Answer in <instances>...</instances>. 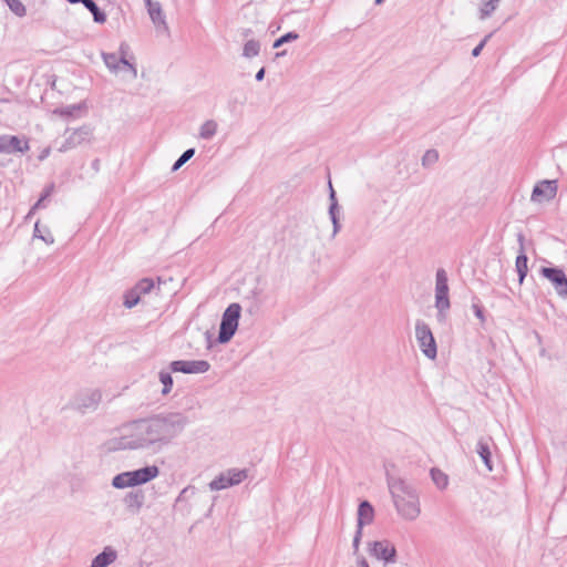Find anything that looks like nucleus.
I'll return each instance as SVG.
<instances>
[{"instance_id": "nucleus-1", "label": "nucleus", "mask_w": 567, "mask_h": 567, "mask_svg": "<svg viewBox=\"0 0 567 567\" xmlns=\"http://www.w3.org/2000/svg\"><path fill=\"white\" fill-rule=\"evenodd\" d=\"M391 492L398 511L403 517L414 519L420 514L419 498L403 482H395Z\"/></svg>"}, {"instance_id": "nucleus-2", "label": "nucleus", "mask_w": 567, "mask_h": 567, "mask_svg": "<svg viewBox=\"0 0 567 567\" xmlns=\"http://www.w3.org/2000/svg\"><path fill=\"white\" fill-rule=\"evenodd\" d=\"M240 310L241 308L238 303H231L225 310L218 337L220 342L229 341L236 332L240 317Z\"/></svg>"}, {"instance_id": "nucleus-3", "label": "nucleus", "mask_w": 567, "mask_h": 567, "mask_svg": "<svg viewBox=\"0 0 567 567\" xmlns=\"http://www.w3.org/2000/svg\"><path fill=\"white\" fill-rule=\"evenodd\" d=\"M246 478L247 472L245 470H229L213 480L209 486L214 491L225 489L241 483Z\"/></svg>"}, {"instance_id": "nucleus-4", "label": "nucleus", "mask_w": 567, "mask_h": 567, "mask_svg": "<svg viewBox=\"0 0 567 567\" xmlns=\"http://www.w3.org/2000/svg\"><path fill=\"white\" fill-rule=\"evenodd\" d=\"M416 339L419 344L423 351V353L430 358L434 359L436 355V344L433 338V334L427 326L417 324L416 326Z\"/></svg>"}, {"instance_id": "nucleus-5", "label": "nucleus", "mask_w": 567, "mask_h": 567, "mask_svg": "<svg viewBox=\"0 0 567 567\" xmlns=\"http://www.w3.org/2000/svg\"><path fill=\"white\" fill-rule=\"evenodd\" d=\"M557 194L556 181H543L538 183L532 193V200L536 203H544L553 199Z\"/></svg>"}, {"instance_id": "nucleus-6", "label": "nucleus", "mask_w": 567, "mask_h": 567, "mask_svg": "<svg viewBox=\"0 0 567 567\" xmlns=\"http://www.w3.org/2000/svg\"><path fill=\"white\" fill-rule=\"evenodd\" d=\"M209 363L205 360H195V361H174L171 364V368L174 372H183V373H205L209 370Z\"/></svg>"}, {"instance_id": "nucleus-7", "label": "nucleus", "mask_w": 567, "mask_h": 567, "mask_svg": "<svg viewBox=\"0 0 567 567\" xmlns=\"http://www.w3.org/2000/svg\"><path fill=\"white\" fill-rule=\"evenodd\" d=\"M449 286L446 272L440 269L436 274V307L441 310H445L450 307L449 301Z\"/></svg>"}, {"instance_id": "nucleus-8", "label": "nucleus", "mask_w": 567, "mask_h": 567, "mask_svg": "<svg viewBox=\"0 0 567 567\" xmlns=\"http://www.w3.org/2000/svg\"><path fill=\"white\" fill-rule=\"evenodd\" d=\"M106 65L115 72H127L132 76L136 75V71L124 58L117 59L114 54L105 55Z\"/></svg>"}, {"instance_id": "nucleus-9", "label": "nucleus", "mask_w": 567, "mask_h": 567, "mask_svg": "<svg viewBox=\"0 0 567 567\" xmlns=\"http://www.w3.org/2000/svg\"><path fill=\"white\" fill-rule=\"evenodd\" d=\"M132 478L133 486L147 483L158 475V468L156 466H147L133 472H128Z\"/></svg>"}, {"instance_id": "nucleus-10", "label": "nucleus", "mask_w": 567, "mask_h": 567, "mask_svg": "<svg viewBox=\"0 0 567 567\" xmlns=\"http://www.w3.org/2000/svg\"><path fill=\"white\" fill-rule=\"evenodd\" d=\"M371 551L377 558L385 561L391 560L395 554L394 547L388 542H375Z\"/></svg>"}, {"instance_id": "nucleus-11", "label": "nucleus", "mask_w": 567, "mask_h": 567, "mask_svg": "<svg viewBox=\"0 0 567 567\" xmlns=\"http://www.w3.org/2000/svg\"><path fill=\"white\" fill-rule=\"evenodd\" d=\"M542 272L555 285L557 291L563 287H567V278L563 270L556 268H543Z\"/></svg>"}, {"instance_id": "nucleus-12", "label": "nucleus", "mask_w": 567, "mask_h": 567, "mask_svg": "<svg viewBox=\"0 0 567 567\" xmlns=\"http://www.w3.org/2000/svg\"><path fill=\"white\" fill-rule=\"evenodd\" d=\"M358 516L359 527L370 524L374 516L373 507L368 502H362L359 506Z\"/></svg>"}, {"instance_id": "nucleus-13", "label": "nucleus", "mask_w": 567, "mask_h": 567, "mask_svg": "<svg viewBox=\"0 0 567 567\" xmlns=\"http://www.w3.org/2000/svg\"><path fill=\"white\" fill-rule=\"evenodd\" d=\"M148 13L154 23L165 25V17L158 2L146 0Z\"/></svg>"}, {"instance_id": "nucleus-14", "label": "nucleus", "mask_w": 567, "mask_h": 567, "mask_svg": "<svg viewBox=\"0 0 567 567\" xmlns=\"http://www.w3.org/2000/svg\"><path fill=\"white\" fill-rule=\"evenodd\" d=\"M116 558L114 550L105 548L104 551L95 557L93 564L90 567H106L113 563Z\"/></svg>"}, {"instance_id": "nucleus-15", "label": "nucleus", "mask_w": 567, "mask_h": 567, "mask_svg": "<svg viewBox=\"0 0 567 567\" xmlns=\"http://www.w3.org/2000/svg\"><path fill=\"white\" fill-rule=\"evenodd\" d=\"M9 152H27L29 150V143L27 140H21L18 136H6Z\"/></svg>"}, {"instance_id": "nucleus-16", "label": "nucleus", "mask_w": 567, "mask_h": 567, "mask_svg": "<svg viewBox=\"0 0 567 567\" xmlns=\"http://www.w3.org/2000/svg\"><path fill=\"white\" fill-rule=\"evenodd\" d=\"M431 477L434 482V484L439 487V488H445L447 485H449V477L447 475L442 472L441 470L439 468H432L431 470Z\"/></svg>"}, {"instance_id": "nucleus-17", "label": "nucleus", "mask_w": 567, "mask_h": 567, "mask_svg": "<svg viewBox=\"0 0 567 567\" xmlns=\"http://www.w3.org/2000/svg\"><path fill=\"white\" fill-rule=\"evenodd\" d=\"M113 486L116 488H125L133 486L132 478L128 472L116 475L113 478Z\"/></svg>"}, {"instance_id": "nucleus-18", "label": "nucleus", "mask_w": 567, "mask_h": 567, "mask_svg": "<svg viewBox=\"0 0 567 567\" xmlns=\"http://www.w3.org/2000/svg\"><path fill=\"white\" fill-rule=\"evenodd\" d=\"M81 2L92 12L96 22L105 21V14L100 11L97 6L92 0H82Z\"/></svg>"}, {"instance_id": "nucleus-19", "label": "nucleus", "mask_w": 567, "mask_h": 567, "mask_svg": "<svg viewBox=\"0 0 567 567\" xmlns=\"http://www.w3.org/2000/svg\"><path fill=\"white\" fill-rule=\"evenodd\" d=\"M217 131V123L214 121L205 122L200 127V137L210 138Z\"/></svg>"}, {"instance_id": "nucleus-20", "label": "nucleus", "mask_w": 567, "mask_h": 567, "mask_svg": "<svg viewBox=\"0 0 567 567\" xmlns=\"http://www.w3.org/2000/svg\"><path fill=\"white\" fill-rule=\"evenodd\" d=\"M153 288H154V281L148 278H144V279L140 280L134 287V289L137 290V292L140 293V297L142 295L148 293Z\"/></svg>"}, {"instance_id": "nucleus-21", "label": "nucleus", "mask_w": 567, "mask_h": 567, "mask_svg": "<svg viewBox=\"0 0 567 567\" xmlns=\"http://www.w3.org/2000/svg\"><path fill=\"white\" fill-rule=\"evenodd\" d=\"M516 268L519 274V281L522 282L525 278L528 267H527V257L523 254L517 256L516 258Z\"/></svg>"}, {"instance_id": "nucleus-22", "label": "nucleus", "mask_w": 567, "mask_h": 567, "mask_svg": "<svg viewBox=\"0 0 567 567\" xmlns=\"http://www.w3.org/2000/svg\"><path fill=\"white\" fill-rule=\"evenodd\" d=\"M141 297H140V293L137 292V290H135L134 288L131 289L130 291H127L124 296V305L125 307L127 308H132L134 307L135 305L138 303Z\"/></svg>"}, {"instance_id": "nucleus-23", "label": "nucleus", "mask_w": 567, "mask_h": 567, "mask_svg": "<svg viewBox=\"0 0 567 567\" xmlns=\"http://www.w3.org/2000/svg\"><path fill=\"white\" fill-rule=\"evenodd\" d=\"M478 454L481 455V457L484 461L487 468L491 471L492 470L491 460H489L491 451H489L488 446L484 443H480L478 444Z\"/></svg>"}, {"instance_id": "nucleus-24", "label": "nucleus", "mask_w": 567, "mask_h": 567, "mask_svg": "<svg viewBox=\"0 0 567 567\" xmlns=\"http://www.w3.org/2000/svg\"><path fill=\"white\" fill-rule=\"evenodd\" d=\"M159 380L164 385L163 391H162L163 394H167L171 391L172 385H173V379H172L171 374L167 372H161Z\"/></svg>"}, {"instance_id": "nucleus-25", "label": "nucleus", "mask_w": 567, "mask_h": 567, "mask_svg": "<svg viewBox=\"0 0 567 567\" xmlns=\"http://www.w3.org/2000/svg\"><path fill=\"white\" fill-rule=\"evenodd\" d=\"M194 155V150H187L184 154L176 161L173 166V169H178L184 163H186Z\"/></svg>"}, {"instance_id": "nucleus-26", "label": "nucleus", "mask_w": 567, "mask_h": 567, "mask_svg": "<svg viewBox=\"0 0 567 567\" xmlns=\"http://www.w3.org/2000/svg\"><path fill=\"white\" fill-rule=\"evenodd\" d=\"M499 0H486L483 4L482 12L484 16L489 14L492 11L495 10L496 4Z\"/></svg>"}, {"instance_id": "nucleus-27", "label": "nucleus", "mask_w": 567, "mask_h": 567, "mask_svg": "<svg viewBox=\"0 0 567 567\" xmlns=\"http://www.w3.org/2000/svg\"><path fill=\"white\" fill-rule=\"evenodd\" d=\"M9 6L11 10H13L19 16H22L25 12L24 6L19 0H11Z\"/></svg>"}, {"instance_id": "nucleus-28", "label": "nucleus", "mask_w": 567, "mask_h": 567, "mask_svg": "<svg viewBox=\"0 0 567 567\" xmlns=\"http://www.w3.org/2000/svg\"><path fill=\"white\" fill-rule=\"evenodd\" d=\"M258 44L254 41H250L245 45V54L247 56L256 55L258 53Z\"/></svg>"}, {"instance_id": "nucleus-29", "label": "nucleus", "mask_w": 567, "mask_h": 567, "mask_svg": "<svg viewBox=\"0 0 567 567\" xmlns=\"http://www.w3.org/2000/svg\"><path fill=\"white\" fill-rule=\"evenodd\" d=\"M439 155L435 151H429L423 157L424 163H433L437 159Z\"/></svg>"}, {"instance_id": "nucleus-30", "label": "nucleus", "mask_w": 567, "mask_h": 567, "mask_svg": "<svg viewBox=\"0 0 567 567\" xmlns=\"http://www.w3.org/2000/svg\"><path fill=\"white\" fill-rule=\"evenodd\" d=\"M9 152V146L7 145V138L6 136L0 137V153H7Z\"/></svg>"}, {"instance_id": "nucleus-31", "label": "nucleus", "mask_w": 567, "mask_h": 567, "mask_svg": "<svg viewBox=\"0 0 567 567\" xmlns=\"http://www.w3.org/2000/svg\"><path fill=\"white\" fill-rule=\"evenodd\" d=\"M485 42H486V39H484V40H483V41H482V42H481V43H480V44H478V45L473 50L472 54H473L474 56H477V55L481 53L482 49H483V48H484V45H485Z\"/></svg>"}, {"instance_id": "nucleus-32", "label": "nucleus", "mask_w": 567, "mask_h": 567, "mask_svg": "<svg viewBox=\"0 0 567 567\" xmlns=\"http://www.w3.org/2000/svg\"><path fill=\"white\" fill-rule=\"evenodd\" d=\"M284 39L285 42H288L290 40H296L298 39V34L297 33H293V32H289L285 35L281 37Z\"/></svg>"}, {"instance_id": "nucleus-33", "label": "nucleus", "mask_w": 567, "mask_h": 567, "mask_svg": "<svg viewBox=\"0 0 567 567\" xmlns=\"http://www.w3.org/2000/svg\"><path fill=\"white\" fill-rule=\"evenodd\" d=\"M284 43H286L284 41V39L280 37L279 39H277L274 43V48H279L280 45H282Z\"/></svg>"}, {"instance_id": "nucleus-34", "label": "nucleus", "mask_w": 567, "mask_h": 567, "mask_svg": "<svg viewBox=\"0 0 567 567\" xmlns=\"http://www.w3.org/2000/svg\"><path fill=\"white\" fill-rule=\"evenodd\" d=\"M360 536H361V530L359 529L358 533H357V536L354 538V547H355V549H358Z\"/></svg>"}, {"instance_id": "nucleus-35", "label": "nucleus", "mask_w": 567, "mask_h": 567, "mask_svg": "<svg viewBox=\"0 0 567 567\" xmlns=\"http://www.w3.org/2000/svg\"><path fill=\"white\" fill-rule=\"evenodd\" d=\"M264 74H265V70L264 69L259 70L258 73L256 74V79L258 81L262 80Z\"/></svg>"}, {"instance_id": "nucleus-36", "label": "nucleus", "mask_w": 567, "mask_h": 567, "mask_svg": "<svg viewBox=\"0 0 567 567\" xmlns=\"http://www.w3.org/2000/svg\"><path fill=\"white\" fill-rule=\"evenodd\" d=\"M359 567H369V564L367 563V560H365V559H361V560L359 561Z\"/></svg>"}, {"instance_id": "nucleus-37", "label": "nucleus", "mask_w": 567, "mask_h": 567, "mask_svg": "<svg viewBox=\"0 0 567 567\" xmlns=\"http://www.w3.org/2000/svg\"><path fill=\"white\" fill-rule=\"evenodd\" d=\"M43 239L45 240V243H53V239H52V238H49V239L43 238Z\"/></svg>"}, {"instance_id": "nucleus-38", "label": "nucleus", "mask_w": 567, "mask_h": 567, "mask_svg": "<svg viewBox=\"0 0 567 567\" xmlns=\"http://www.w3.org/2000/svg\"><path fill=\"white\" fill-rule=\"evenodd\" d=\"M72 3L81 2L82 0H69Z\"/></svg>"}, {"instance_id": "nucleus-39", "label": "nucleus", "mask_w": 567, "mask_h": 567, "mask_svg": "<svg viewBox=\"0 0 567 567\" xmlns=\"http://www.w3.org/2000/svg\"><path fill=\"white\" fill-rule=\"evenodd\" d=\"M476 315H477L478 317H482V312H481V310H477V311H476Z\"/></svg>"}, {"instance_id": "nucleus-40", "label": "nucleus", "mask_w": 567, "mask_h": 567, "mask_svg": "<svg viewBox=\"0 0 567 567\" xmlns=\"http://www.w3.org/2000/svg\"><path fill=\"white\" fill-rule=\"evenodd\" d=\"M382 1H383V0H375V3H377V4H380V3H382Z\"/></svg>"}]
</instances>
